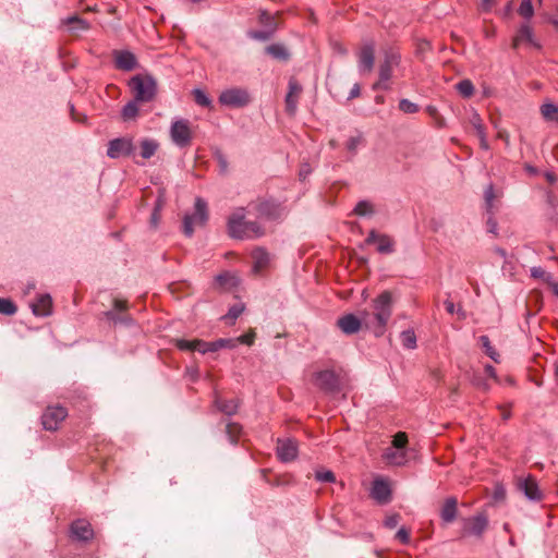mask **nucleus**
I'll use <instances>...</instances> for the list:
<instances>
[{
  "label": "nucleus",
  "instance_id": "15",
  "mask_svg": "<svg viewBox=\"0 0 558 558\" xmlns=\"http://www.w3.org/2000/svg\"><path fill=\"white\" fill-rule=\"evenodd\" d=\"M113 62L117 70L125 72L133 71L137 66L135 54L129 50H114Z\"/></svg>",
  "mask_w": 558,
  "mask_h": 558
},
{
  "label": "nucleus",
  "instance_id": "43",
  "mask_svg": "<svg viewBox=\"0 0 558 558\" xmlns=\"http://www.w3.org/2000/svg\"><path fill=\"white\" fill-rule=\"evenodd\" d=\"M408 435L404 432H399L393 436V439L391 441V446L396 447L397 449H403L407 450L408 445Z\"/></svg>",
  "mask_w": 558,
  "mask_h": 558
},
{
  "label": "nucleus",
  "instance_id": "52",
  "mask_svg": "<svg viewBox=\"0 0 558 558\" xmlns=\"http://www.w3.org/2000/svg\"><path fill=\"white\" fill-rule=\"evenodd\" d=\"M400 515L398 513L387 515L384 521V525L388 529H395L398 525Z\"/></svg>",
  "mask_w": 558,
  "mask_h": 558
},
{
  "label": "nucleus",
  "instance_id": "34",
  "mask_svg": "<svg viewBox=\"0 0 558 558\" xmlns=\"http://www.w3.org/2000/svg\"><path fill=\"white\" fill-rule=\"evenodd\" d=\"M258 22L272 32H276L277 29L275 16L271 15L267 10L259 11Z\"/></svg>",
  "mask_w": 558,
  "mask_h": 558
},
{
  "label": "nucleus",
  "instance_id": "28",
  "mask_svg": "<svg viewBox=\"0 0 558 558\" xmlns=\"http://www.w3.org/2000/svg\"><path fill=\"white\" fill-rule=\"evenodd\" d=\"M158 142L153 138H144L140 142V155L144 159H149L150 157H153L158 150Z\"/></svg>",
  "mask_w": 558,
  "mask_h": 558
},
{
  "label": "nucleus",
  "instance_id": "5",
  "mask_svg": "<svg viewBox=\"0 0 558 558\" xmlns=\"http://www.w3.org/2000/svg\"><path fill=\"white\" fill-rule=\"evenodd\" d=\"M247 210L260 220H276L281 216L280 204L269 199H260L250 203Z\"/></svg>",
  "mask_w": 558,
  "mask_h": 558
},
{
  "label": "nucleus",
  "instance_id": "2",
  "mask_svg": "<svg viewBox=\"0 0 558 558\" xmlns=\"http://www.w3.org/2000/svg\"><path fill=\"white\" fill-rule=\"evenodd\" d=\"M134 99L138 102H150L157 94V82L149 74H136L129 81Z\"/></svg>",
  "mask_w": 558,
  "mask_h": 558
},
{
  "label": "nucleus",
  "instance_id": "19",
  "mask_svg": "<svg viewBox=\"0 0 558 558\" xmlns=\"http://www.w3.org/2000/svg\"><path fill=\"white\" fill-rule=\"evenodd\" d=\"M383 460L388 465L402 466L408 462V452L407 450L389 446L383 453Z\"/></svg>",
  "mask_w": 558,
  "mask_h": 558
},
{
  "label": "nucleus",
  "instance_id": "48",
  "mask_svg": "<svg viewBox=\"0 0 558 558\" xmlns=\"http://www.w3.org/2000/svg\"><path fill=\"white\" fill-rule=\"evenodd\" d=\"M274 33L275 32H272L270 29L251 31V32H248V36L253 39L265 41V40H268L274 35Z\"/></svg>",
  "mask_w": 558,
  "mask_h": 558
},
{
  "label": "nucleus",
  "instance_id": "36",
  "mask_svg": "<svg viewBox=\"0 0 558 558\" xmlns=\"http://www.w3.org/2000/svg\"><path fill=\"white\" fill-rule=\"evenodd\" d=\"M469 123L474 129L476 135H483L485 133V125L483 123L482 118L476 111H472V113L469 117Z\"/></svg>",
  "mask_w": 558,
  "mask_h": 558
},
{
  "label": "nucleus",
  "instance_id": "46",
  "mask_svg": "<svg viewBox=\"0 0 558 558\" xmlns=\"http://www.w3.org/2000/svg\"><path fill=\"white\" fill-rule=\"evenodd\" d=\"M193 95L195 102L202 107H208L211 104L209 97L201 89H194Z\"/></svg>",
  "mask_w": 558,
  "mask_h": 558
},
{
  "label": "nucleus",
  "instance_id": "7",
  "mask_svg": "<svg viewBox=\"0 0 558 558\" xmlns=\"http://www.w3.org/2000/svg\"><path fill=\"white\" fill-rule=\"evenodd\" d=\"M400 63V56L395 52L386 53L385 60L379 65V78L374 83V89H389V81L392 76L393 70Z\"/></svg>",
  "mask_w": 558,
  "mask_h": 558
},
{
  "label": "nucleus",
  "instance_id": "56",
  "mask_svg": "<svg viewBox=\"0 0 558 558\" xmlns=\"http://www.w3.org/2000/svg\"><path fill=\"white\" fill-rule=\"evenodd\" d=\"M312 172V168L310 166V163L307 162H304L301 165L300 167V170H299V178L300 180H305Z\"/></svg>",
  "mask_w": 558,
  "mask_h": 558
},
{
  "label": "nucleus",
  "instance_id": "51",
  "mask_svg": "<svg viewBox=\"0 0 558 558\" xmlns=\"http://www.w3.org/2000/svg\"><path fill=\"white\" fill-rule=\"evenodd\" d=\"M235 340H238V343L252 345L255 340V332L254 330H250L247 333L238 337Z\"/></svg>",
  "mask_w": 558,
  "mask_h": 558
},
{
  "label": "nucleus",
  "instance_id": "63",
  "mask_svg": "<svg viewBox=\"0 0 558 558\" xmlns=\"http://www.w3.org/2000/svg\"><path fill=\"white\" fill-rule=\"evenodd\" d=\"M477 136L480 138V146H481V148L487 150L489 148V145H488V142H487V138H486V132L483 133V135H477Z\"/></svg>",
  "mask_w": 558,
  "mask_h": 558
},
{
  "label": "nucleus",
  "instance_id": "30",
  "mask_svg": "<svg viewBox=\"0 0 558 558\" xmlns=\"http://www.w3.org/2000/svg\"><path fill=\"white\" fill-rule=\"evenodd\" d=\"M352 214L359 217H372L375 214V205L367 199L360 201L354 206Z\"/></svg>",
  "mask_w": 558,
  "mask_h": 558
},
{
  "label": "nucleus",
  "instance_id": "62",
  "mask_svg": "<svg viewBox=\"0 0 558 558\" xmlns=\"http://www.w3.org/2000/svg\"><path fill=\"white\" fill-rule=\"evenodd\" d=\"M230 276L229 274H220L216 277V281L220 284V286H225L228 280H229Z\"/></svg>",
  "mask_w": 558,
  "mask_h": 558
},
{
  "label": "nucleus",
  "instance_id": "13",
  "mask_svg": "<svg viewBox=\"0 0 558 558\" xmlns=\"http://www.w3.org/2000/svg\"><path fill=\"white\" fill-rule=\"evenodd\" d=\"M219 102L227 107L241 108L250 102V95L243 88H229L220 94Z\"/></svg>",
  "mask_w": 558,
  "mask_h": 558
},
{
  "label": "nucleus",
  "instance_id": "9",
  "mask_svg": "<svg viewBox=\"0 0 558 558\" xmlns=\"http://www.w3.org/2000/svg\"><path fill=\"white\" fill-rule=\"evenodd\" d=\"M68 416V410L61 405L47 407L41 415V424L46 430L54 432Z\"/></svg>",
  "mask_w": 558,
  "mask_h": 558
},
{
  "label": "nucleus",
  "instance_id": "31",
  "mask_svg": "<svg viewBox=\"0 0 558 558\" xmlns=\"http://www.w3.org/2000/svg\"><path fill=\"white\" fill-rule=\"evenodd\" d=\"M62 23L64 25H69L70 31H72V32L87 31L90 27V24L88 23V21H86L77 15L69 16L65 20H63Z\"/></svg>",
  "mask_w": 558,
  "mask_h": 558
},
{
  "label": "nucleus",
  "instance_id": "33",
  "mask_svg": "<svg viewBox=\"0 0 558 558\" xmlns=\"http://www.w3.org/2000/svg\"><path fill=\"white\" fill-rule=\"evenodd\" d=\"M135 99L129 101L124 107L122 108L121 116L124 121H129L132 119H135L138 114V106Z\"/></svg>",
  "mask_w": 558,
  "mask_h": 558
},
{
  "label": "nucleus",
  "instance_id": "38",
  "mask_svg": "<svg viewBox=\"0 0 558 558\" xmlns=\"http://www.w3.org/2000/svg\"><path fill=\"white\" fill-rule=\"evenodd\" d=\"M105 316H106V318L108 320L112 322L114 325H117V324L129 325V324H131L133 322L132 318L129 315H125V314L120 315V314H118L114 311L106 312Z\"/></svg>",
  "mask_w": 558,
  "mask_h": 558
},
{
  "label": "nucleus",
  "instance_id": "25",
  "mask_svg": "<svg viewBox=\"0 0 558 558\" xmlns=\"http://www.w3.org/2000/svg\"><path fill=\"white\" fill-rule=\"evenodd\" d=\"M253 258V271L255 274L260 272L263 269H265L269 264V254L264 248H256L252 253Z\"/></svg>",
  "mask_w": 558,
  "mask_h": 558
},
{
  "label": "nucleus",
  "instance_id": "55",
  "mask_svg": "<svg viewBox=\"0 0 558 558\" xmlns=\"http://www.w3.org/2000/svg\"><path fill=\"white\" fill-rule=\"evenodd\" d=\"M195 345L193 347L194 348V351H197L202 354H205V353H208V342L204 341V340H199V339H195Z\"/></svg>",
  "mask_w": 558,
  "mask_h": 558
},
{
  "label": "nucleus",
  "instance_id": "6",
  "mask_svg": "<svg viewBox=\"0 0 558 558\" xmlns=\"http://www.w3.org/2000/svg\"><path fill=\"white\" fill-rule=\"evenodd\" d=\"M489 521L486 512H477L475 515L462 520L461 536H475L482 538L488 527Z\"/></svg>",
  "mask_w": 558,
  "mask_h": 558
},
{
  "label": "nucleus",
  "instance_id": "21",
  "mask_svg": "<svg viewBox=\"0 0 558 558\" xmlns=\"http://www.w3.org/2000/svg\"><path fill=\"white\" fill-rule=\"evenodd\" d=\"M277 456L283 462H290L298 456L296 442L291 439L278 440Z\"/></svg>",
  "mask_w": 558,
  "mask_h": 558
},
{
  "label": "nucleus",
  "instance_id": "53",
  "mask_svg": "<svg viewBox=\"0 0 558 558\" xmlns=\"http://www.w3.org/2000/svg\"><path fill=\"white\" fill-rule=\"evenodd\" d=\"M396 538L399 539L402 544H409L410 542V531L405 527L399 529L396 534Z\"/></svg>",
  "mask_w": 558,
  "mask_h": 558
},
{
  "label": "nucleus",
  "instance_id": "26",
  "mask_svg": "<svg viewBox=\"0 0 558 558\" xmlns=\"http://www.w3.org/2000/svg\"><path fill=\"white\" fill-rule=\"evenodd\" d=\"M214 404L220 412L229 416L235 414L239 409V402L236 399L226 400L218 396H216Z\"/></svg>",
  "mask_w": 558,
  "mask_h": 558
},
{
  "label": "nucleus",
  "instance_id": "57",
  "mask_svg": "<svg viewBox=\"0 0 558 558\" xmlns=\"http://www.w3.org/2000/svg\"><path fill=\"white\" fill-rule=\"evenodd\" d=\"M495 198L494 187L493 185H488L485 190V202L488 208L493 206V201Z\"/></svg>",
  "mask_w": 558,
  "mask_h": 558
},
{
  "label": "nucleus",
  "instance_id": "24",
  "mask_svg": "<svg viewBox=\"0 0 558 558\" xmlns=\"http://www.w3.org/2000/svg\"><path fill=\"white\" fill-rule=\"evenodd\" d=\"M32 310L36 316H49L52 311V299L49 294H41L37 301L32 304Z\"/></svg>",
  "mask_w": 558,
  "mask_h": 558
},
{
  "label": "nucleus",
  "instance_id": "59",
  "mask_svg": "<svg viewBox=\"0 0 558 558\" xmlns=\"http://www.w3.org/2000/svg\"><path fill=\"white\" fill-rule=\"evenodd\" d=\"M159 211H160V207H159V205H157V206L154 208V210H153V213H151V217H150V222H151V225H153L154 227H157V225H158V222H159V219H160V214H159Z\"/></svg>",
  "mask_w": 558,
  "mask_h": 558
},
{
  "label": "nucleus",
  "instance_id": "20",
  "mask_svg": "<svg viewBox=\"0 0 558 558\" xmlns=\"http://www.w3.org/2000/svg\"><path fill=\"white\" fill-rule=\"evenodd\" d=\"M518 486L530 500L539 501L543 498L537 482L532 476L520 480Z\"/></svg>",
  "mask_w": 558,
  "mask_h": 558
},
{
  "label": "nucleus",
  "instance_id": "58",
  "mask_svg": "<svg viewBox=\"0 0 558 558\" xmlns=\"http://www.w3.org/2000/svg\"><path fill=\"white\" fill-rule=\"evenodd\" d=\"M114 312H124L128 310V302L125 300L116 299L113 301Z\"/></svg>",
  "mask_w": 558,
  "mask_h": 558
},
{
  "label": "nucleus",
  "instance_id": "37",
  "mask_svg": "<svg viewBox=\"0 0 558 558\" xmlns=\"http://www.w3.org/2000/svg\"><path fill=\"white\" fill-rule=\"evenodd\" d=\"M401 343L407 349L416 348V336L412 329H408L401 332Z\"/></svg>",
  "mask_w": 558,
  "mask_h": 558
},
{
  "label": "nucleus",
  "instance_id": "39",
  "mask_svg": "<svg viewBox=\"0 0 558 558\" xmlns=\"http://www.w3.org/2000/svg\"><path fill=\"white\" fill-rule=\"evenodd\" d=\"M241 430L242 427L238 423L229 422L226 425V433L232 444H235L238 441Z\"/></svg>",
  "mask_w": 558,
  "mask_h": 558
},
{
  "label": "nucleus",
  "instance_id": "54",
  "mask_svg": "<svg viewBox=\"0 0 558 558\" xmlns=\"http://www.w3.org/2000/svg\"><path fill=\"white\" fill-rule=\"evenodd\" d=\"M337 325L345 335H349V314H343L338 319Z\"/></svg>",
  "mask_w": 558,
  "mask_h": 558
},
{
  "label": "nucleus",
  "instance_id": "17",
  "mask_svg": "<svg viewBox=\"0 0 558 558\" xmlns=\"http://www.w3.org/2000/svg\"><path fill=\"white\" fill-rule=\"evenodd\" d=\"M288 87L289 90L286 96V111L292 116L296 111L298 101L302 93V86L295 78H290Z\"/></svg>",
  "mask_w": 558,
  "mask_h": 558
},
{
  "label": "nucleus",
  "instance_id": "27",
  "mask_svg": "<svg viewBox=\"0 0 558 558\" xmlns=\"http://www.w3.org/2000/svg\"><path fill=\"white\" fill-rule=\"evenodd\" d=\"M541 114L546 122L558 125V105L545 102L539 108Z\"/></svg>",
  "mask_w": 558,
  "mask_h": 558
},
{
  "label": "nucleus",
  "instance_id": "18",
  "mask_svg": "<svg viewBox=\"0 0 558 558\" xmlns=\"http://www.w3.org/2000/svg\"><path fill=\"white\" fill-rule=\"evenodd\" d=\"M365 241L367 244H376L379 253L389 254L393 252V241L386 234H379L372 230Z\"/></svg>",
  "mask_w": 558,
  "mask_h": 558
},
{
  "label": "nucleus",
  "instance_id": "10",
  "mask_svg": "<svg viewBox=\"0 0 558 558\" xmlns=\"http://www.w3.org/2000/svg\"><path fill=\"white\" fill-rule=\"evenodd\" d=\"M69 536L73 542L87 544L94 538L95 533L86 519H76L70 524Z\"/></svg>",
  "mask_w": 558,
  "mask_h": 558
},
{
  "label": "nucleus",
  "instance_id": "29",
  "mask_svg": "<svg viewBox=\"0 0 558 558\" xmlns=\"http://www.w3.org/2000/svg\"><path fill=\"white\" fill-rule=\"evenodd\" d=\"M265 51L277 60L287 61L290 58L288 49L282 44H271L265 48Z\"/></svg>",
  "mask_w": 558,
  "mask_h": 558
},
{
  "label": "nucleus",
  "instance_id": "64",
  "mask_svg": "<svg viewBox=\"0 0 558 558\" xmlns=\"http://www.w3.org/2000/svg\"><path fill=\"white\" fill-rule=\"evenodd\" d=\"M505 489L502 487H497L494 494V498L497 499H504L505 498Z\"/></svg>",
  "mask_w": 558,
  "mask_h": 558
},
{
  "label": "nucleus",
  "instance_id": "60",
  "mask_svg": "<svg viewBox=\"0 0 558 558\" xmlns=\"http://www.w3.org/2000/svg\"><path fill=\"white\" fill-rule=\"evenodd\" d=\"M361 329L360 319L351 314V333L357 332Z\"/></svg>",
  "mask_w": 558,
  "mask_h": 558
},
{
  "label": "nucleus",
  "instance_id": "45",
  "mask_svg": "<svg viewBox=\"0 0 558 558\" xmlns=\"http://www.w3.org/2000/svg\"><path fill=\"white\" fill-rule=\"evenodd\" d=\"M315 480L322 483H333L336 481V476L333 472L329 470H317L315 472Z\"/></svg>",
  "mask_w": 558,
  "mask_h": 558
},
{
  "label": "nucleus",
  "instance_id": "47",
  "mask_svg": "<svg viewBox=\"0 0 558 558\" xmlns=\"http://www.w3.org/2000/svg\"><path fill=\"white\" fill-rule=\"evenodd\" d=\"M399 109L404 113H415L418 111V106L409 99H401L399 102Z\"/></svg>",
  "mask_w": 558,
  "mask_h": 558
},
{
  "label": "nucleus",
  "instance_id": "4",
  "mask_svg": "<svg viewBox=\"0 0 558 558\" xmlns=\"http://www.w3.org/2000/svg\"><path fill=\"white\" fill-rule=\"evenodd\" d=\"M208 220L207 203L197 197L195 199V211L192 215H185L183 218V232L186 236H192L194 227H203Z\"/></svg>",
  "mask_w": 558,
  "mask_h": 558
},
{
  "label": "nucleus",
  "instance_id": "44",
  "mask_svg": "<svg viewBox=\"0 0 558 558\" xmlns=\"http://www.w3.org/2000/svg\"><path fill=\"white\" fill-rule=\"evenodd\" d=\"M243 310V305H233L229 308L228 313L222 318L229 324H233L234 320L242 314Z\"/></svg>",
  "mask_w": 558,
  "mask_h": 558
},
{
  "label": "nucleus",
  "instance_id": "61",
  "mask_svg": "<svg viewBox=\"0 0 558 558\" xmlns=\"http://www.w3.org/2000/svg\"><path fill=\"white\" fill-rule=\"evenodd\" d=\"M487 230L490 233H494V234L497 233V222L493 217H489L487 219Z\"/></svg>",
  "mask_w": 558,
  "mask_h": 558
},
{
  "label": "nucleus",
  "instance_id": "11",
  "mask_svg": "<svg viewBox=\"0 0 558 558\" xmlns=\"http://www.w3.org/2000/svg\"><path fill=\"white\" fill-rule=\"evenodd\" d=\"M313 383L327 393H337L340 390L339 376L330 369L319 371L314 374Z\"/></svg>",
  "mask_w": 558,
  "mask_h": 558
},
{
  "label": "nucleus",
  "instance_id": "14",
  "mask_svg": "<svg viewBox=\"0 0 558 558\" xmlns=\"http://www.w3.org/2000/svg\"><path fill=\"white\" fill-rule=\"evenodd\" d=\"M375 60V46L372 41L365 43L357 53V65L361 73H371Z\"/></svg>",
  "mask_w": 558,
  "mask_h": 558
},
{
  "label": "nucleus",
  "instance_id": "40",
  "mask_svg": "<svg viewBox=\"0 0 558 558\" xmlns=\"http://www.w3.org/2000/svg\"><path fill=\"white\" fill-rule=\"evenodd\" d=\"M16 311V305L10 299L0 298V314L11 316L14 315Z\"/></svg>",
  "mask_w": 558,
  "mask_h": 558
},
{
  "label": "nucleus",
  "instance_id": "50",
  "mask_svg": "<svg viewBox=\"0 0 558 558\" xmlns=\"http://www.w3.org/2000/svg\"><path fill=\"white\" fill-rule=\"evenodd\" d=\"M219 349H233L238 344V340L231 338H220L217 340Z\"/></svg>",
  "mask_w": 558,
  "mask_h": 558
},
{
  "label": "nucleus",
  "instance_id": "32",
  "mask_svg": "<svg viewBox=\"0 0 558 558\" xmlns=\"http://www.w3.org/2000/svg\"><path fill=\"white\" fill-rule=\"evenodd\" d=\"M480 342L485 353L496 363L500 362V355L497 350L492 345L490 340L487 336H481Z\"/></svg>",
  "mask_w": 558,
  "mask_h": 558
},
{
  "label": "nucleus",
  "instance_id": "16",
  "mask_svg": "<svg viewBox=\"0 0 558 558\" xmlns=\"http://www.w3.org/2000/svg\"><path fill=\"white\" fill-rule=\"evenodd\" d=\"M371 496L381 505L388 504L391 499L389 483L383 478L375 480L372 485Z\"/></svg>",
  "mask_w": 558,
  "mask_h": 558
},
{
  "label": "nucleus",
  "instance_id": "1",
  "mask_svg": "<svg viewBox=\"0 0 558 558\" xmlns=\"http://www.w3.org/2000/svg\"><path fill=\"white\" fill-rule=\"evenodd\" d=\"M245 208H236L228 218V234L238 240H253L266 234V229L258 220H248Z\"/></svg>",
  "mask_w": 558,
  "mask_h": 558
},
{
  "label": "nucleus",
  "instance_id": "8",
  "mask_svg": "<svg viewBox=\"0 0 558 558\" xmlns=\"http://www.w3.org/2000/svg\"><path fill=\"white\" fill-rule=\"evenodd\" d=\"M170 137L171 141L181 148L190 146L193 137L190 121L181 119L172 122Z\"/></svg>",
  "mask_w": 558,
  "mask_h": 558
},
{
  "label": "nucleus",
  "instance_id": "42",
  "mask_svg": "<svg viewBox=\"0 0 558 558\" xmlns=\"http://www.w3.org/2000/svg\"><path fill=\"white\" fill-rule=\"evenodd\" d=\"M518 12L522 17L530 20L534 14L532 0H522Z\"/></svg>",
  "mask_w": 558,
  "mask_h": 558
},
{
  "label": "nucleus",
  "instance_id": "23",
  "mask_svg": "<svg viewBox=\"0 0 558 558\" xmlns=\"http://www.w3.org/2000/svg\"><path fill=\"white\" fill-rule=\"evenodd\" d=\"M458 514V499L456 497H448L440 510V518L444 523H452Z\"/></svg>",
  "mask_w": 558,
  "mask_h": 558
},
{
  "label": "nucleus",
  "instance_id": "22",
  "mask_svg": "<svg viewBox=\"0 0 558 558\" xmlns=\"http://www.w3.org/2000/svg\"><path fill=\"white\" fill-rule=\"evenodd\" d=\"M525 43L536 46V44L534 43L533 29L527 23L522 24L517 31V34L512 39V48L518 49L521 45Z\"/></svg>",
  "mask_w": 558,
  "mask_h": 558
},
{
  "label": "nucleus",
  "instance_id": "49",
  "mask_svg": "<svg viewBox=\"0 0 558 558\" xmlns=\"http://www.w3.org/2000/svg\"><path fill=\"white\" fill-rule=\"evenodd\" d=\"M195 340L177 339L175 345L181 351H194Z\"/></svg>",
  "mask_w": 558,
  "mask_h": 558
},
{
  "label": "nucleus",
  "instance_id": "3",
  "mask_svg": "<svg viewBox=\"0 0 558 558\" xmlns=\"http://www.w3.org/2000/svg\"><path fill=\"white\" fill-rule=\"evenodd\" d=\"M391 305H392V296L389 291H384L378 295L374 303V319L376 320V326L374 327V335L376 337H380L385 332V327L391 316Z\"/></svg>",
  "mask_w": 558,
  "mask_h": 558
},
{
  "label": "nucleus",
  "instance_id": "12",
  "mask_svg": "<svg viewBox=\"0 0 558 558\" xmlns=\"http://www.w3.org/2000/svg\"><path fill=\"white\" fill-rule=\"evenodd\" d=\"M135 146L130 137L113 138L108 143L107 156L111 159L130 157L133 155Z\"/></svg>",
  "mask_w": 558,
  "mask_h": 558
},
{
  "label": "nucleus",
  "instance_id": "35",
  "mask_svg": "<svg viewBox=\"0 0 558 558\" xmlns=\"http://www.w3.org/2000/svg\"><path fill=\"white\" fill-rule=\"evenodd\" d=\"M459 94L464 98H470L474 94V85L470 80H462L456 85Z\"/></svg>",
  "mask_w": 558,
  "mask_h": 558
},
{
  "label": "nucleus",
  "instance_id": "41",
  "mask_svg": "<svg viewBox=\"0 0 558 558\" xmlns=\"http://www.w3.org/2000/svg\"><path fill=\"white\" fill-rule=\"evenodd\" d=\"M531 276L536 279H542L550 287L554 282L553 275L545 271L542 267H533L531 269Z\"/></svg>",
  "mask_w": 558,
  "mask_h": 558
}]
</instances>
